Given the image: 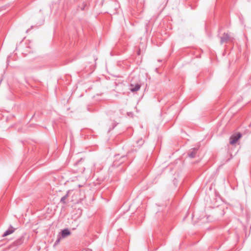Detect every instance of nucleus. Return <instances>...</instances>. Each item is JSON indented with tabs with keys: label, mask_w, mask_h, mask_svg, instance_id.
<instances>
[{
	"label": "nucleus",
	"mask_w": 251,
	"mask_h": 251,
	"mask_svg": "<svg viewBox=\"0 0 251 251\" xmlns=\"http://www.w3.org/2000/svg\"><path fill=\"white\" fill-rule=\"evenodd\" d=\"M242 136L240 133H238L236 135H232L230 138V144L234 145Z\"/></svg>",
	"instance_id": "obj_1"
},
{
	"label": "nucleus",
	"mask_w": 251,
	"mask_h": 251,
	"mask_svg": "<svg viewBox=\"0 0 251 251\" xmlns=\"http://www.w3.org/2000/svg\"><path fill=\"white\" fill-rule=\"evenodd\" d=\"M221 44H222L225 43H227L230 40V37L227 33H224L222 37H220Z\"/></svg>",
	"instance_id": "obj_2"
},
{
	"label": "nucleus",
	"mask_w": 251,
	"mask_h": 251,
	"mask_svg": "<svg viewBox=\"0 0 251 251\" xmlns=\"http://www.w3.org/2000/svg\"><path fill=\"white\" fill-rule=\"evenodd\" d=\"M130 90L132 92H135L140 89L141 85L138 83L136 84L135 85H134L133 84H130Z\"/></svg>",
	"instance_id": "obj_3"
},
{
	"label": "nucleus",
	"mask_w": 251,
	"mask_h": 251,
	"mask_svg": "<svg viewBox=\"0 0 251 251\" xmlns=\"http://www.w3.org/2000/svg\"><path fill=\"white\" fill-rule=\"evenodd\" d=\"M198 150V149L197 148L192 149L188 153L189 157L191 158H194L196 156Z\"/></svg>",
	"instance_id": "obj_4"
},
{
	"label": "nucleus",
	"mask_w": 251,
	"mask_h": 251,
	"mask_svg": "<svg viewBox=\"0 0 251 251\" xmlns=\"http://www.w3.org/2000/svg\"><path fill=\"white\" fill-rule=\"evenodd\" d=\"M15 229L14 228H13L12 226H10L9 227V228H8L7 230H6L4 232V233H3L2 236L3 237H5V236H7V235L12 233L15 231Z\"/></svg>",
	"instance_id": "obj_5"
},
{
	"label": "nucleus",
	"mask_w": 251,
	"mask_h": 251,
	"mask_svg": "<svg viewBox=\"0 0 251 251\" xmlns=\"http://www.w3.org/2000/svg\"><path fill=\"white\" fill-rule=\"evenodd\" d=\"M24 237H21L20 238H19V239H18L17 240H16L15 242H13V245H15V246H19L20 245H21L22 244H23V242H24Z\"/></svg>",
	"instance_id": "obj_6"
},
{
	"label": "nucleus",
	"mask_w": 251,
	"mask_h": 251,
	"mask_svg": "<svg viewBox=\"0 0 251 251\" xmlns=\"http://www.w3.org/2000/svg\"><path fill=\"white\" fill-rule=\"evenodd\" d=\"M72 192H73L72 190H69L67 192V194L65 196H64L63 197H62V198L61 199V200H60V202L64 204L66 203V202L65 201H66V199L68 197L69 194Z\"/></svg>",
	"instance_id": "obj_7"
},
{
	"label": "nucleus",
	"mask_w": 251,
	"mask_h": 251,
	"mask_svg": "<svg viewBox=\"0 0 251 251\" xmlns=\"http://www.w3.org/2000/svg\"><path fill=\"white\" fill-rule=\"evenodd\" d=\"M71 234V232L70 230L67 229L65 228L62 230L61 231V236L63 238H64L66 237L68 235H69Z\"/></svg>",
	"instance_id": "obj_8"
},
{
	"label": "nucleus",
	"mask_w": 251,
	"mask_h": 251,
	"mask_svg": "<svg viewBox=\"0 0 251 251\" xmlns=\"http://www.w3.org/2000/svg\"><path fill=\"white\" fill-rule=\"evenodd\" d=\"M60 237H58V238L56 240L55 242L54 243V246H56L60 242Z\"/></svg>",
	"instance_id": "obj_9"
},
{
	"label": "nucleus",
	"mask_w": 251,
	"mask_h": 251,
	"mask_svg": "<svg viewBox=\"0 0 251 251\" xmlns=\"http://www.w3.org/2000/svg\"><path fill=\"white\" fill-rule=\"evenodd\" d=\"M86 6V4L83 3L82 6L80 8L81 10H84L85 9V7Z\"/></svg>",
	"instance_id": "obj_10"
}]
</instances>
